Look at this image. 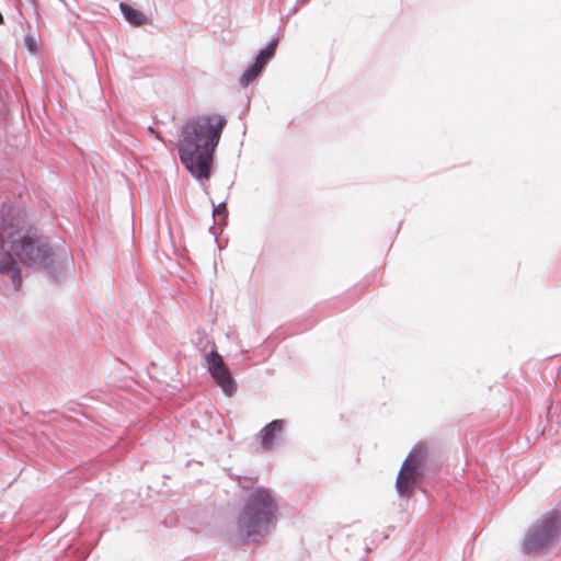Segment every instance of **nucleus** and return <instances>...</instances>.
<instances>
[{
  "label": "nucleus",
  "mask_w": 561,
  "mask_h": 561,
  "mask_svg": "<svg viewBox=\"0 0 561 561\" xmlns=\"http://www.w3.org/2000/svg\"><path fill=\"white\" fill-rule=\"evenodd\" d=\"M2 222L0 225V274L8 276L14 289L22 285L21 265H31L53 272L55 265L68 262L66 251L56 245L51 247L48 240L30 227L24 217L15 214L11 207L1 209Z\"/></svg>",
  "instance_id": "f257e3e1"
},
{
  "label": "nucleus",
  "mask_w": 561,
  "mask_h": 561,
  "mask_svg": "<svg viewBox=\"0 0 561 561\" xmlns=\"http://www.w3.org/2000/svg\"><path fill=\"white\" fill-rule=\"evenodd\" d=\"M227 119L216 113L198 115L187 121L178 141L179 158L190 174L203 183L209 180L214 153Z\"/></svg>",
  "instance_id": "f03ea898"
},
{
  "label": "nucleus",
  "mask_w": 561,
  "mask_h": 561,
  "mask_svg": "<svg viewBox=\"0 0 561 561\" xmlns=\"http://www.w3.org/2000/svg\"><path fill=\"white\" fill-rule=\"evenodd\" d=\"M277 504L270 490L256 488L245 501L237 527L240 537L247 540H256L264 536L273 524Z\"/></svg>",
  "instance_id": "7ed1b4c3"
},
{
  "label": "nucleus",
  "mask_w": 561,
  "mask_h": 561,
  "mask_svg": "<svg viewBox=\"0 0 561 561\" xmlns=\"http://www.w3.org/2000/svg\"><path fill=\"white\" fill-rule=\"evenodd\" d=\"M560 516L556 512L546 514L527 533L523 541V551L538 553L550 547L558 538Z\"/></svg>",
  "instance_id": "20e7f679"
},
{
  "label": "nucleus",
  "mask_w": 561,
  "mask_h": 561,
  "mask_svg": "<svg viewBox=\"0 0 561 561\" xmlns=\"http://www.w3.org/2000/svg\"><path fill=\"white\" fill-rule=\"evenodd\" d=\"M413 450L404 460L396 481L397 491L400 496L409 495L420 474H421V459Z\"/></svg>",
  "instance_id": "39448f33"
},
{
  "label": "nucleus",
  "mask_w": 561,
  "mask_h": 561,
  "mask_svg": "<svg viewBox=\"0 0 561 561\" xmlns=\"http://www.w3.org/2000/svg\"><path fill=\"white\" fill-rule=\"evenodd\" d=\"M205 364L210 376L216 380L224 393L231 396L233 392L232 378L225 366L220 354L215 351L209 352L205 357Z\"/></svg>",
  "instance_id": "423d86ee"
},
{
  "label": "nucleus",
  "mask_w": 561,
  "mask_h": 561,
  "mask_svg": "<svg viewBox=\"0 0 561 561\" xmlns=\"http://www.w3.org/2000/svg\"><path fill=\"white\" fill-rule=\"evenodd\" d=\"M284 428L283 420H274L265 425L256 435V439L265 451L272 450L280 439Z\"/></svg>",
  "instance_id": "0eeeda50"
},
{
  "label": "nucleus",
  "mask_w": 561,
  "mask_h": 561,
  "mask_svg": "<svg viewBox=\"0 0 561 561\" xmlns=\"http://www.w3.org/2000/svg\"><path fill=\"white\" fill-rule=\"evenodd\" d=\"M119 8H121V11H122L124 18L129 23H131L134 25H141L145 22L146 16L140 11L131 8L130 5H128L126 3H121Z\"/></svg>",
  "instance_id": "6e6552de"
},
{
  "label": "nucleus",
  "mask_w": 561,
  "mask_h": 561,
  "mask_svg": "<svg viewBox=\"0 0 561 561\" xmlns=\"http://www.w3.org/2000/svg\"><path fill=\"white\" fill-rule=\"evenodd\" d=\"M276 45H277V39H273L266 47L262 48L257 53L253 64H255L256 66L264 69V67L267 65V62L273 57Z\"/></svg>",
  "instance_id": "1a4fd4ad"
},
{
  "label": "nucleus",
  "mask_w": 561,
  "mask_h": 561,
  "mask_svg": "<svg viewBox=\"0 0 561 561\" xmlns=\"http://www.w3.org/2000/svg\"><path fill=\"white\" fill-rule=\"evenodd\" d=\"M262 68L256 66L255 64H252L249 66L242 73L239 83L242 87H248L250 83H252L262 72Z\"/></svg>",
  "instance_id": "9d476101"
},
{
  "label": "nucleus",
  "mask_w": 561,
  "mask_h": 561,
  "mask_svg": "<svg viewBox=\"0 0 561 561\" xmlns=\"http://www.w3.org/2000/svg\"><path fill=\"white\" fill-rule=\"evenodd\" d=\"M213 216L218 217L220 221L225 222L227 218L226 203H219L213 210Z\"/></svg>",
  "instance_id": "9b49d317"
},
{
  "label": "nucleus",
  "mask_w": 561,
  "mask_h": 561,
  "mask_svg": "<svg viewBox=\"0 0 561 561\" xmlns=\"http://www.w3.org/2000/svg\"><path fill=\"white\" fill-rule=\"evenodd\" d=\"M25 46L28 49L30 53H35L37 49V43L34 36L26 35L24 38Z\"/></svg>",
  "instance_id": "f8f14e48"
},
{
  "label": "nucleus",
  "mask_w": 561,
  "mask_h": 561,
  "mask_svg": "<svg viewBox=\"0 0 561 561\" xmlns=\"http://www.w3.org/2000/svg\"><path fill=\"white\" fill-rule=\"evenodd\" d=\"M3 23V16L2 14L0 13V24Z\"/></svg>",
  "instance_id": "ddd939ff"
}]
</instances>
